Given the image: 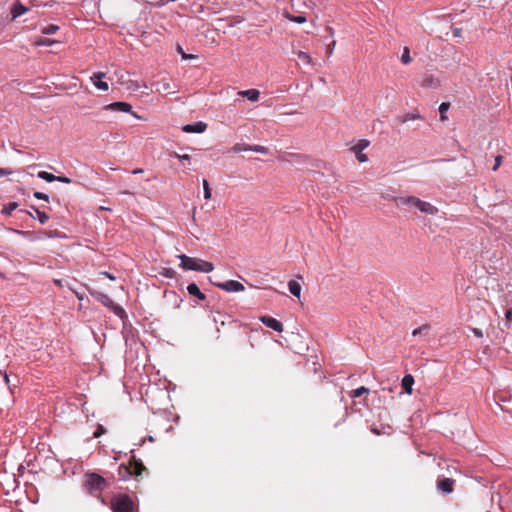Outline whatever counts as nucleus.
<instances>
[{"label": "nucleus", "mask_w": 512, "mask_h": 512, "mask_svg": "<svg viewBox=\"0 0 512 512\" xmlns=\"http://www.w3.org/2000/svg\"><path fill=\"white\" fill-rule=\"evenodd\" d=\"M4 381H5L6 384L9 383V377H8V375L6 373H4Z\"/></svg>", "instance_id": "603ef678"}, {"label": "nucleus", "mask_w": 512, "mask_h": 512, "mask_svg": "<svg viewBox=\"0 0 512 512\" xmlns=\"http://www.w3.org/2000/svg\"><path fill=\"white\" fill-rule=\"evenodd\" d=\"M215 286L226 292H242L245 290L243 284L236 280H228L226 282L216 283Z\"/></svg>", "instance_id": "423d86ee"}, {"label": "nucleus", "mask_w": 512, "mask_h": 512, "mask_svg": "<svg viewBox=\"0 0 512 512\" xmlns=\"http://www.w3.org/2000/svg\"><path fill=\"white\" fill-rule=\"evenodd\" d=\"M413 384H414V378L411 374H407L402 378V381H401L402 388L409 395L413 391V388H412Z\"/></svg>", "instance_id": "2eb2a0df"}, {"label": "nucleus", "mask_w": 512, "mask_h": 512, "mask_svg": "<svg viewBox=\"0 0 512 512\" xmlns=\"http://www.w3.org/2000/svg\"><path fill=\"white\" fill-rule=\"evenodd\" d=\"M416 208L421 211L422 213L428 214V215H435L438 213V208L434 205H432L429 202L419 200Z\"/></svg>", "instance_id": "9b49d317"}, {"label": "nucleus", "mask_w": 512, "mask_h": 512, "mask_svg": "<svg viewBox=\"0 0 512 512\" xmlns=\"http://www.w3.org/2000/svg\"><path fill=\"white\" fill-rule=\"evenodd\" d=\"M105 76L104 73L102 72H98V73H95L93 74L91 77H90V80L91 82L93 83V85L99 89V90H102V91H107L109 89V86H108V83L105 82V81H102V78Z\"/></svg>", "instance_id": "9d476101"}, {"label": "nucleus", "mask_w": 512, "mask_h": 512, "mask_svg": "<svg viewBox=\"0 0 512 512\" xmlns=\"http://www.w3.org/2000/svg\"><path fill=\"white\" fill-rule=\"evenodd\" d=\"M175 274L176 272L171 268H164L163 271L161 272V275L167 278H174Z\"/></svg>", "instance_id": "c9c22d12"}, {"label": "nucleus", "mask_w": 512, "mask_h": 512, "mask_svg": "<svg viewBox=\"0 0 512 512\" xmlns=\"http://www.w3.org/2000/svg\"><path fill=\"white\" fill-rule=\"evenodd\" d=\"M171 156L183 162L191 161V156L189 154H179L177 152H173Z\"/></svg>", "instance_id": "2f4dec72"}, {"label": "nucleus", "mask_w": 512, "mask_h": 512, "mask_svg": "<svg viewBox=\"0 0 512 512\" xmlns=\"http://www.w3.org/2000/svg\"><path fill=\"white\" fill-rule=\"evenodd\" d=\"M105 430L103 428V426H99L98 429L94 432V437L95 438H98L100 437L102 434H104Z\"/></svg>", "instance_id": "49530a36"}, {"label": "nucleus", "mask_w": 512, "mask_h": 512, "mask_svg": "<svg viewBox=\"0 0 512 512\" xmlns=\"http://www.w3.org/2000/svg\"><path fill=\"white\" fill-rule=\"evenodd\" d=\"M252 150V145L246 144V143H236L232 148L231 151L234 153H240V152H250Z\"/></svg>", "instance_id": "aec40b11"}, {"label": "nucleus", "mask_w": 512, "mask_h": 512, "mask_svg": "<svg viewBox=\"0 0 512 512\" xmlns=\"http://www.w3.org/2000/svg\"><path fill=\"white\" fill-rule=\"evenodd\" d=\"M207 128V124L198 121L192 124H187L182 127V130L186 133H203Z\"/></svg>", "instance_id": "1a4fd4ad"}, {"label": "nucleus", "mask_w": 512, "mask_h": 512, "mask_svg": "<svg viewBox=\"0 0 512 512\" xmlns=\"http://www.w3.org/2000/svg\"><path fill=\"white\" fill-rule=\"evenodd\" d=\"M55 181L63 182V183H66V184L71 183V179L66 177V176H56V180Z\"/></svg>", "instance_id": "ea45409f"}, {"label": "nucleus", "mask_w": 512, "mask_h": 512, "mask_svg": "<svg viewBox=\"0 0 512 512\" xmlns=\"http://www.w3.org/2000/svg\"><path fill=\"white\" fill-rule=\"evenodd\" d=\"M260 321L265 326H267L268 328H271L274 331H277V332L283 331V324L271 316H261Z\"/></svg>", "instance_id": "6e6552de"}, {"label": "nucleus", "mask_w": 512, "mask_h": 512, "mask_svg": "<svg viewBox=\"0 0 512 512\" xmlns=\"http://www.w3.org/2000/svg\"><path fill=\"white\" fill-rule=\"evenodd\" d=\"M460 33H461V29H458V28L454 29L453 34H454L455 37L460 36Z\"/></svg>", "instance_id": "3c124183"}, {"label": "nucleus", "mask_w": 512, "mask_h": 512, "mask_svg": "<svg viewBox=\"0 0 512 512\" xmlns=\"http://www.w3.org/2000/svg\"><path fill=\"white\" fill-rule=\"evenodd\" d=\"M104 276H106L107 278H109L110 280H115V277L110 274L109 272H103L102 273Z\"/></svg>", "instance_id": "8fccbe9b"}, {"label": "nucleus", "mask_w": 512, "mask_h": 512, "mask_svg": "<svg viewBox=\"0 0 512 512\" xmlns=\"http://www.w3.org/2000/svg\"><path fill=\"white\" fill-rule=\"evenodd\" d=\"M501 162H502V156L498 155L496 158H495V165L493 166V170L496 171L499 166L501 165Z\"/></svg>", "instance_id": "a19ab883"}, {"label": "nucleus", "mask_w": 512, "mask_h": 512, "mask_svg": "<svg viewBox=\"0 0 512 512\" xmlns=\"http://www.w3.org/2000/svg\"><path fill=\"white\" fill-rule=\"evenodd\" d=\"M454 480L451 478H444L438 481L437 487L444 493H451L453 491Z\"/></svg>", "instance_id": "4468645a"}, {"label": "nucleus", "mask_w": 512, "mask_h": 512, "mask_svg": "<svg viewBox=\"0 0 512 512\" xmlns=\"http://www.w3.org/2000/svg\"><path fill=\"white\" fill-rule=\"evenodd\" d=\"M177 258L180 260L179 267L183 270L197 271L203 273H209L214 270V265L211 262L189 257L185 254L177 255Z\"/></svg>", "instance_id": "f257e3e1"}, {"label": "nucleus", "mask_w": 512, "mask_h": 512, "mask_svg": "<svg viewBox=\"0 0 512 512\" xmlns=\"http://www.w3.org/2000/svg\"><path fill=\"white\" fill-rule=\"evenodd\" d=\"M91 294L92 296L96 297V299L99 300L103 305L112 308L116 315L121 317L125 313L123 308L119 305H116L108 295L100 292Z\"/></svg>", "instance_id": "20e7f679"}, {"label": "nucleus", "mask_w": 512, "mask_h": 512, "mask_svg": "<svg viewBox=\"0 0 512 512\" xmlns=\"http://www.w3.org/2000/svg\"><path fill=\"white\" fill-rule=\"evenodd\" d=\"M147 440L150 441V442H153L154 441V438L152 436H148L147 437Z\"/></svg>", "instance_id": "4d7b16f0"}, {"label": "nucleus", "mask_w": 512, "mask_h": 512, "mask_svg": "<svg viewBox=\"0 0 512 512\" xmlns=\"http://www.w3.org/2000/svg\"><path fill=\"white\" fill-rule=\"evenodd\" d=\"M55 43H57V41L48 38L40 39L36 42L39 46H52Z\"/></svg>", "instance_id": "f704fd0d"}, {"label": "nucleus", "mask_w": 512, "mask_h": 512, "mask_svg": "<svg viewBox=\"0 0 512 512\" xmlns=\"http://www.w3.org/2000/svg\"><path fill=\"white\" fill-rule=\"evenodd\" d=\"M505 325L508 329H512V308H509L505 312Z\"/></svg>", "instance_id": "c756f323"}, {"label": "nucleus", "mask_w": 512, "mask_h": 512, "mask_svg": "<svg viewBox=\"0 0 512 512\" xmlns=\"http://www.w3.org/2000/svg\"><path fill=\"white\" fill-rule=\"evenodd\" d=\"M420 116L419 114H408L406 115L405 119L403 120L404 122L405 121H408V120H415V119H418Z\"/></svg>", "instance_id": "de8ad7c7"}, {"label": "nucleus", "mask_w": 512, "mask_h": 512, "mask_svg": "<svg viewBox=\"0 0 512 512\" xmlns=\"http://www.w3.org/2000/svg\"><path fill=\"white\" fill-rule=\"evenodd\" d=\"M187 291L190 295L195 296L200 301H203L206 298L205 294L200 291L199 287L195 283H190L187 286Z\"/></svg>", "instance_id": "f3484780"}, {"label": "nucleus", "mask_w": 512, "mask_h": 512, "mask_svg": "<svg viewBox=\"0 0 512 512\" xmlns=\"http://www.w3.org/2000/svg\"><path fill=\"white\" fill-rule=\"evenodd\" d=\"M286 18L292 22H295V23H298V24H303L307 21L306 17L303 16V15H297V16H294V15H290V14H287L286 15Z\"/></svg>", "instance_id": "bb28decb"}, {"label": "nucleus", "mask_w": 512, "mask_h": 512, "mask_svg": "<svg viewBox=\"0 0 512 512\" xmlns=\"http://www.w3.org/2000/svg\"><path fill=\"white\" fill-rule=\"evenodd\" d=\"M142 172H143V170H142V169H135V170H133V172H132V173H133V174H138V173H142Z\"/></svg>", "instance_id": "5fc2aeb1"}, {"label": "nucleus", "mask_w": 512, "mask_h": 512, "mask_svg": "<svg viewBox=\"0 0 512 512\" xmlns=\"http://www.w3.org/2000/svg\"><path fill=\"white\" fill-rule=\"evenodd\" d=\"M135 469H136L135 473L137 475H139L141 473V470L143 469V466L141 464L140 465H136Z\"/></svg>", "instance_id": "09e8293b"}, {"label": "nucleus", "mask_w": 512, "mask_h": 512, "mask_svg": "<svg viewBox=\"0 0 512 512\" xmlns=\"http://www.w3.org/2000/svg\"><path fill=\"white\" fill-rule=\"evenodd\" d=\"M105 109L111 110V111H118L123 113H130L134 118L141 119V117L132 111V106L127 102H114L111 104H108Z\"/></svg>", "instance_id": "39448f33"}, {"label": "nucleus", "mask_w": 512, "mask_h": 512, "mask_svg": "<svg viewBox=\"0 0 512 512\" xmlns=\"http://www.w3.org/2000/svg\"><path fill=\"white\" fill-rule=\"evenodd\" d=\"M251 152H256L260 154H267L269 152L268 148L262 145H252Z\"/></svg>", "instance_id": "473e14b6"}, {"label": "nucleus", "mask_w": 512, "mask_h": 512, "mask_svg": "<svg viewBox=\"0 0 512 512\" xmlns=\"http://www.w3.org/2000/svg\"><path fill=\"white\" fill-rule=\"evenodd\" d=\"M40 179L45 180L47 182H53L56 180V176L46 172V171H40L37 175Z\"/></svg>", "instance_id": "393cba45"}, {"label": "nucleus", "mask_w": 512, "mask_h": 512, "mask_svg": "<svg viewBox=\"0 0 512 512\" xmlns=\"http://www.w3.org/2000/svg\"><path fill=\"white\" fill-rule=\"evenodd\" d=\"M156 91L157 92H164L167 94L174 93L175 91L172 90V87L170 85V82L167 79H162L158 81L156 84Z\"/></svg>", "instance_id": "dca6fc26"}, {"label": "nucleus", "mask_w": 512, "mask_h": 512, "mask_svg": "<svg viewBox=\"0 0 512 512\" xmlns=\"http://www.w3.org/2000/svg\"><path fill=\"white\" fill-rule=\"evenodd\" d=\"M288 288H289V292L299 298L300 297V294H301V285L295 281V280H290L289 283H288Z\"/></svg>", "instance_id": "6ab92c4d"}, {"label": "nucleus", "mask_w": 512, "mask_h": 512, "mask_svg": "<svg viewBox=\"0 0 512 512\" xmlns=\"http://www.w3.org/2000/svg\"><path fill=\"white\" fill-rule=\"evenodd\" d=\"M428 329H429V326H428V325H422V326H420V327H418V328L414 329V330H413V332H412V335H413V336H418V335H420L423 331H426V330H428Z\"/></svg>", "instance_id": "58836bf2"}, {"label": "nucleus", "mask_w": 512, "mask_h": 512, "mask_svg": "<svg viewBox=\"0 0 512 512\" xmlns=\"http://www.w3.org/2000/svg\"><path fill=\"white\" fill-rule=\"evenodd\" d=\"M34 212H35V215L32 214V213H29L33 218L37 219L41 224H45L48 219H49V216L43 212V211H40L39 209L37 208H34Z\"/></svg>", "instance_id": "412c9836"}, {"label": "nucleus", "mask_w": 512, "mask_h": 512, "mask_svg": "<svg viewBox=\"0 0 512 512\" xmlns=\"http://www.w3.org/2000/svg\"><path fill=\"white\" fill-rule=\"evenodd\" d=\"M59 30V26L55 24H49L41 29V32L46 35L55 34Z\"/></svg>", "instance_id": "b1692460"}, {"label": "nucleus", "mask_w": 512, "mask_h": 512, "mask_svg": "<svg viewBox=\"0 0 512 512\" xmlns=\"http://www.w3.org/2000/svg\"><path fill=\"white\" fill-rule=\"evenodd\" d=\"M238 94L242 97H246L249 101L256 102L259 99L260 92L257 89H249L239 91Z\"/></svg>", "instance_id": "a211bd4d"}, {"label": "nucleus", "mask_w": 512, "mask_h": 512, "mask_svg": "<svg viewBox=\"0 0 512 512\" xmlns=\"http://www.w3.org/2000/svg\"><path fill=\"white\" fill-rule=\"evenodd\" d=\"M372 431H373L375 434H377V435H380V434H381V432H380L379 430H377L376 428H372Z\"/></svg>", "instance_id": "6e6d98bb"}, {"label": "nucleus", "mask_w": 512, "mask_h": 512, "mask_svg": "<svg viewBox=\"0 0 512 512\" xmlns=\"http://www.w3.org/2000/svg\"><path fill=\"white\" fill-rule=\"evenodd\" d=\"M84 486L91 495L100 498L101 492L107 486V481L97 473H87L85 474Z\"/></svg>", "instance_id": "f03ea898"}, {"label": "nucleus", "mask_w": 512, "mask_h": 512, "mask_svg": "<svg viewBox=\"0 0 512 512\" xmlns=\"http://www.w3.org/2000/svg\"><path fill=\"white\" fill-rule=\"evenodd\" d=\"M177 52L181 55L182 59L184 60L193 59L196 57L193 54H187L186 52H184L183 48L180 45L177 46Z\"/></svg>", "instance_id": "72a5a7b5"}, {"label": "nucleus", "mask_w": 512, "mask_h": 512, "mask_svg": "<svg viewBox=\"0 0 512 512\" xmlns=\"http://www.w3.org/2000/svg\"><path fill=\"white\" fill-rule=\"evenodd\" d=\"M12 174V170L6 168H0V177L8 176Z\"/></svg>", "instance_id": "a18cd8bd"}, {"label": "nucleus", "mask_w": 512, "mask_h": 512, "mask_svg": "<svg viewBox=\"0 0 512 512\" xmlns=\"http://www.w3.org/2000/svg\"><path fill=\"white\" fill-rule=\"evenodd\" d=\"M169 295L175 299V308H179L182 300L177 298V295L175 292H171Z\"/></svg>", "instance_id": "79ce46f5"}, {"label": "nucleus", "mask_w": 512, "mask_h": 512, "mask_svg": "<svg viewBox=\"0 0 512 512\" xmlns=\"http://www.w3.org/2000/svg\"><path fill=\"white\" fill-rule=\"evenodd\" d=\"M368 392H369V389H368V388H366V387H364V386H361V387H359V388H357V389L353 390V391L351 392L350 396H351L352 398H357V397H360V396H362L363 394L368 393Z\"/></svg>", "instance_id": "c85d7f7f"}, {"label": "nucleus", "mask_w": 512, "mask_h": 512, "mask_svg": "<svg viewBox=\"0 0 512 512\" xmlns=\"http://www.w3.org/2000/svg\"><path fill=\"white\" fill-rule=\"evenodd\" d=\"M145 439H142L139 443V445H142L144 443Z\"/></svg>", "instance_id": "bf43d9fd"}, {"label": "nucleus", "mask_w": 512, "mask_h": 512, "mask_svg": "<svg viewBox=\"0 0 512 512\" xmlns=\"http://www.w3.org/2000/svg\"><path fill=\"white\" fill-rule=\"evenodd\" d=\"M111 509L113 512H134V504L128 495L119 494L112 498Z\"/></svg>", "instance_id": "7ed1b4c3"}, {"label": "nucleus", "mask_w": 512, "mask_h": 512, "mask_svg": "<svg viewBox=\"0 0 512 512\" xmlns=\"http://www.w3.org/2000/svg\"><path fill=\"white\" fill-rule=\"evenodd\" d=\"M425 81H426L429 85H432V83H433V79H432V77L427 78Z\"/></svg>", "instance_id": "864d4df0"}, {"label": "nucleus", "mask_w": 512, "mask_h": 512, "mask_svg": "<svg viewBox=\"0 0 512 512\" xmlns=\"http://www.w3.org/2000/svg\"><path fill=\"white\" fill-rule=\"evenodd\" d=\"M471 331H472V333H473L476 337H478V338L483 337V332H482V330H481V329H479V328H471Z\"/></svg>", "instance_id": "c03bdc74"}, {"label": "nucleus", "mask_w": 512, "mask_h": 512, "mask_svg": "<svg viewBox=\"0 0 512 512\" xmlns=\"http://www.w3.org/2000/svg\"><path fill=\"white\" fill-rule=\"evenodd\" d=\"M401 61L403 64H409L412 61V58L410 56V51L407 47L404 48V51L401 55Z\"/></svg>", "instance_id": "7c9ffc66"}, {"label": "nucleus", "mask_w": 512, "mask_h": 512, "mask_svg": "<svg viewBox=\"0 0 512 512\" xmlns=\"http://www.w3.org/2000/svg\"><path fill=\"white\" fill-rule=\"evenodd\" d=\"M33 196L38 200L49 201V196L43 192L36 191L33 193Z\"/></svg>", "instance_id": "4c0bfd02"}, {"label": "nucleus", "mask_w": 512, "mask_h": 512, "mask_svg": "<svg viewBox=\"0 0 512 512\" xmlns=\"http://www.w3.org/2000/svg\"><path fill=\"white\" fill-rule=\"evenodd\" d=\"M28 8L23 5L21 2L17 1L13 4V6L11 7V16H12V19H16L18 17H20L21 15L25 14L26 12H28Z\"/></svg>", "instance_id": "ddd939ff"}, {"label": "nucleus", "mask_w": 512, "mask_h": 512, "mask_svg": "<svg viewBox=\"0 0 512 512\" xmlns=\"http://www.w3.org/2000/svg\"><path fill=\"white\" fill-rule=\"evenodd\" d=\"M368 145H369V141H367V140H360L357 144H355L352 147V151L354 152L357 160L360 163H364V162L368 161V158H367L366 154L363 153V150L365 148H367Z\"/></svg>", "instance_id": "0eeeda50"}, {"label": "nucleus", "mask_w": 512, "mask_h": 512, "mask_svg": "<svg viewBox=\"0 0 512 512\" xmlns=\"http://www.w3.org/2000/svg\"><path fill=\"white\" fill-rule=\"evenodd\" d=\"M126 88L128 90H133L134 91V90H138L140 88V85L137 82H135V81L129 80V81L126 82Z\"/></svg>", "instance_id": "e433bc0d"}, {"label": "nucleus", "mask_w": 512, "mask_h": 512, "mask_svg": "<svg viewBox=\"0 0 512 512\" xmlns=\"http://www.w3.org/2000/svg\"><path fill=\"white\" fill-rule=\"evenodd\" d=\"M188 149H190L192 151H196L197 150L196 148H192V147H189Z\"/></svg>", "instance_id": "13d9d810"}, {"label": "nucleus", "mask_w": 512, "mask_h": 512, "mask_svg": "<svg viewBox=\"0 0 512 512\" xmlns=\"http://www.w3.org/2000/svg\"><path fill=\"white\" fill-rule=\"evenodd\" d=\"M203 193H204L205 200L211 199L212 193H211V189L209 186V182L206 179L203 180Z\"/></svg>", "instance_id": "cd10ccee"}, {"label": "nucleus", "mask_w": 512, "mask_h": 512, "mask_svg": "<svg viewBox=\"0 0 512 512\" xmlns=\"http://www.w3.org/2000/svg\"><path fill=\"white\" fill-rule=\"evenodd\" d=\"M449 108H450V103H448V102H443L440 104L439 112H440L441 121L447 120L446 112L449 110Z\"/></svg>", "instance_id": "5701e85b"}, {"label": "nucleus", "mask_w": 512, "mask_h": 512, "mask_svg": "<svg viewBox=\"0 0 512 512\" xmlns=\"http://www.w3.org/2000/svg\"><path fill=\"white\" fill-rule=\"evenodd\" d=\"M294 54L297 56L298 60L301 61L303 64H312V58L308 53L304 51H296L294 52Z\"/></svg>", "instance_id": "4be33fe9"}, {"label": "nucleus", "mask_w": 512, "mask_h": 512, "mask_svg": "<svg viewBox=\"0 0 512 512\" xmlns=\"http://www.w3.org/2000/svg\"><path fill=\"white\" fill-rule=\"evenodd\" d=\"M18 207L17 202H11L2 208V214L11 215V213Z\"/></svg>", "instance_id": "a878e982"}, {"label": "nucleus", "mask_w": 512, "mask_h": 512, "mask_svg": "<svg viewBox=\"0 0 512 512\" xmlns=\"http://www.w3.org/2000/svg\"><path fill=\"white\" fill-rule=\"evenodd\" d=\"M335 45H336L335 40H333L330 44L327 45V53L329 55H332Z\"/></svg>", "instance_id": "37998d69"}, {"label": "nucleus", "mask_w": 512, "mask_h": 512, "mask_svg": "<svg viewBox=\"0 0 512 512\" xmlns=\"http://www.w3.org/2000/svg\"><path fill=\"white\" fill-rule=\"evenodd\" d=\"M419 198L415 196H407V197H397L395 198L397 206H410L415 207L417 206L419 202Z\"/></svg>", "instance_id": "f8f14e48"}]
</instances>
